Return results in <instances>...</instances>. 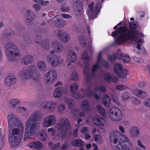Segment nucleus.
Listing matches in <instances>:
<instances>
[{"label": "nucleus", "instance_id": "nucleus-1", "mask_svg": "<svg viewBox=\"0 0 150 150\" xmlns=\"http://www.w3.org/2000/svg\"><path fill=\"white\" fill-rule=\"evenodd\" d=\"M9 124V139L11 147L15 148L20 143L22 138L23 125L14 114L8 116Z\"/></svg>", "mask_w": 150, "mask_h": 150}, {"label": "nucleus", "instance_id": "nucleus-2", "mask_svg": "<svg viewBox=\"0 0 150 150\" xmlns=\"http://www.w3.org/2000/svg\"><path fill=\"white\" fill-rule=\"evenodd\" d=\"M118 35L115 40L117 44L120 45L124 41L128 40L133 41L135 40L137 43V48L139 50H144L143 47H141L140 44L139 43L141 42L142 40L139 38V36L144 37L143 34L139 33L137 30H132L127 29L126 27L121 26L117 30L112 33V36L115 37Z\"/></svg>", "mask_w": 150, "mask_h": 150}, {"label": "nucleus", "instance_id": "nucleus-3", "mask_svg": "<svg viewBox=\"0 0 150 150\" xmlns=\"http://www.w3.org/2000/svg\"><path fill=\"white\" fill-rule=\"evenodd\" d=\"M42 118V115L39 111L34 112L30 116L26 123L24 140L34 135L37 126L38 120Z\"/></svg>", "mask_w": 150, "mask_h": 150}, {"label": "nucleus", "instance_id": "nucleus-4", "mask_svg": "<svg viewBox=\"0 0 150 150\" xmlns=\"http://www.w3.org/2000/svg\"><path fill=\"white\" fill-rule=\"evenodd\" d=\"M111 144L113 148L115 146H117L122 143L126 142L129 145L132 143L129 139L125 135L118 131H112L110 135Z\"/></svg>", "mask_w": 150, "mask_h": 150}, {"label": "nucleus", "instance_id": "nucleus-5", "mask_svg": "<svg viewBox=\"0 0 150 150\" xmlns=\"http://www.w3.org/2000/svg\"><path fill=\"white\" fill-rule=\"evenodd\" d=\"M23 79L31 78L34 81L40 79L39 72L35 65H30L27 69L21 71L20 73Z\"/></svg>", "mask_w": 150, "mask_h": 150}, {"label": "nucleus", "instance_id": "nucleus-6", "mask_svg": "<svg viewBox=\"0 0 150 150\" xmlns=\"http://www.w3.org/2000/svg\"><path fill=\"white\" fill-rule=\"evenodd\" d=\"M70 125L69 121L66 118L62 117L59 120L56 127L59 137L65 136L69 133L71 134V132L69 131Z\"/></svg>", "mask_w": 150, "mask_h": 150}, {"label": "nucleus", "instance_id": "nucleus-7", "mask_svg": "<svg viewBox=\"0 0 150 150\" xmlns=\"http://www.w3.org/2000/svg\"><path fill=\"white\" fill-rule=\"evenodd\" d=\"M5 51L8 60L13 61L15 59V57L18 56L20 52L17 46L11 42H8L5 44Z\"/></svg>", "mask_w": 150, "mask_h": 150}, {"label": "nucleus", "instance_id": "nucleus-8", "mask_svg": "<svg viewBox=\"0 0 150 150\" xmlns=\"http://www.w3.org/2000/svg\"><path fill=\"white\" fill-rule=\"evenodd\" d=\"M95 7V11L93 8L94 3L91 2L88 6V9L87 11V15L89 18L94 19L96 17V16L98 13L100 11V9L101 8V4L100 1L98 0Z\"/></svg>", "mask_w": 150, "mask_h": 150}, {"label": "nucleus", "instance_id": "nucleus-9", "mask_svg": "<svg viewBox=\"0 0 150 150\" xmlns=\"http://www.w3.org/2000/svg\"><path fill=\"white\" fill-rule=\"evenodd\" d=\"M81 91L82 92L81 93H72V96L77 98H81L88 97L89 98L94 97L97 100H98L100 99V97L96 94L93 93L91 91L90 88H88L85 93L83 92V91L82 89H81Z\"/></svg>", "mask_w": 150, "mask_h": 150}, {"label": "nucleus", "instance_id": "nucleus-10", "mask_svg": "<svg viewBox=\"0 0 150 150\" xmlns=\"http://www.w3.org/2000/svg\"><path fill=\"white\" fill-rule=\"evenodd\" d=\"M109 117L113 121L118 122L122 118V115L121 111L117 107H112L109 113Z\"/></svg>", "mask_w": 150, "mask_h": 150}, {"label": "nucleus", "instance_id": "nucleus-11", "mask_svg": "<svg viewBox=\"0 0 150 150\" xmlns=\"http://www.w3.org/2000/svg\"><path fill=\"white\" fill-rule=\"evenodd\" d=\"M53 35L57 37L60 41L64 43L68 42L70 39V35L69 34L60 29L55 30L53 32Z\"/></svg>", "mask_w": 150, "mask_h": 150}, {"label": "nucleus", "instance_id": "nucleus-12", "mask_svg": "<svg viewBox=\"0 0 150 150\" xmlns=\"http://www.w3.org/2000/svg\"><path fill=\"white\" fill-rule=\"evenodd\" d=\"M102 53L100 52L98 55V62L95 64L93 65L92 70V74L94 76V74L98 68L101 65H104L106 67H108V62L104 60H101V55Z\"/></svg>", "mask_w": 150, "mask_h": 150}, {"label": "nucleus", "instance_id": "nucleus-13", "mask_svg": "<svg viewBox=\"0 0 150 150\" xmlns=\"http://www.w3.org/2000/svg\"><path fill=\"white\" fill-rule=\"evenodd\" d=\"M41 106L44 109L50 112H52L56 110L57 104L53 101H47L42 103Z\"/></svg>", "mask_w": 150, "mask_h": 150}, {"label": "nucleus", "instance_id": "nucleus-14", "mask_svg": "<svg viewBox=\"0 0 150 150\" xmlns=\"http://www.w3.org/2000/svg\"><path fill=\"white\" fill-rule=\"evenodd\" d=\"M56 121V118L53 115H51L44 119L42 125L44 127H49L54 125Z\"/></svg>", "mask_w": 150, "mask_h": 150}, {"label": "nucleus", "instance_id": "nucleus-15", "mask_svg": "<svg viewBox=\"0 0 150 150\" xmlns=\"http://www.w3.org/2000/svg\"><path fill=\"white\" fill-rule=\"evenodd\" d=\"M45 75L46 77V83L50 84L53 83L56 79L57 77L56 72L54 70H51L45 74Z\"/></svg>", "mask_w": 150, "mask_h": 150}, {"label": "nucleus", "instance_id": "nucleus-16", "mask_svg": "<svg viewBox=\"0 0 150 150\" xmlns=\"http://www.w3.org/2000/svg\"><path fill=\"white\" fill-rule=\"evenodd\" d=\"M47 59L48 62L55 67L58 66L60 63V59L56 55L47 56Z\"/></svg>", "mask_w": 150, "mask_h": 150}, {"label": "nucleus", "instance_id": "nucleus-17", "mask_svg": "<svg viewBox=\"0 0 150 150\" xmlns=\"http://www.w3.org/2000/svg\"><path fill=\"white\" fill-rule=\"evenodd\" d=\"M47 22L51 25L56 24L57 26L60 27H63L66 24V22L64 19H59L56 18H53L52 20L48 21Z\"/></svg>", "mask_w": 150, "mask_h": 150}, {"label": "nucleus", "instance_id": "nucleus-18", "mask_svg": "<svg viewBox=\"0 0 150 150\" xmlns=\"http://www.w3.org/2000/svg\"><path fill=\"white\" fill-rule=\"evenodd\" d=\"M51 46L55 50L56 52L58 53L62 52L64 50V46L62 43L59 41H53L51 44Z\"/></svg>", "mask_w": 150, "mask_h": 150}, {"label": "nucleus", "instance_id": "nucleus-19", "mask_svg": "<svg viewBox=\"0 0 150 150\" xmlns=\"http://www.w3.org/2000/svg\"><path fill=\"white\" fill-rule=\"evenodd\" d=\"M93 121V123L97 126H104L106 125V122L105 120L100 116H97L94 117Z\"/></svg>", "mask_w": 150, "mask_h": 150}, {"label": "nucleus", "instance_id": "nucleus-20", "mask_svg": "<svg viewBox=\"0 0 150 150\" xmlns=\"http://www.w3.org/2000/svg\"><path fill=\"white\" fill-rule=\"evenodd\" d=\"M76 59V56L74 51L73 50H70L69 52L67 58V61L69 62L68 64V66L71 65V63L75 62Z\"/></svg>", "mask_w": 150, "mask_h": 150}, {"label": "nucleus", "instance_id": "nucleus-21", "mask_svg": "<svg viewBox=\"0 0 150 150\" xmlns=\"http://www.w3.org/2000/svg\"><path fill=\"white\" fill-rule=\"evenodd\" d=\"M33 60L34 58L33 56L29 54H27L22 58L21 62L22 64L26 65L31 63Z\"/></svg>", "mask_w": 150, "mask_h": 150}, {"label": "nucleus", "instance_id": "nucleus-22", "mask_svg": "<svg viewBox=\"0 0 150 150\" xmlns=\"http://www.w3.org/2000/svg\"><path fill=\"white\" fill-rule=\"evenodd\" d=\"M122 57V53L120 50H117L116 54H114L113 55H109L108 57V59L111 62H113L116 58L121 59Z\"/></svg>", "mask_w": 150, "mask_h": 150}, {"label": "nucleus", "instance_id": "nucleus-23", "mask_svg": "<svg viewBox=\"0 0 150 150\" xmlns=\"http://www.w3.org/2000/svg\"><path fill=\"white\" fill-rule=\"evenodd\" d=\"M17 81L16 78L13 76H8L5 79V84L7 86L11 87L13 86Z\"/></svg>", "mask_w": 150, "mask_h": 150}, {"label": "nucleus", "instance_id": "nucleus-24", "mask_svg": "<svg viewBox=\"0 0 150 150\" xmlns=\"http://www.w3.org/2000/svg\"><path fill=\"white\" fill-rule=\"evenodd\" d=\"M65 91V89L63 87L60 86L57 87L54 92V97L55 98H59L60 97Z\"/></svg>", "mask_w": 150, "mask_h": 150}, {"label": "nucleus", "instance_id": "nucleus-25", "mask_svg": "<svg viewBox=\"0 0 150 150\" xmlns=\"http://www.w3.org/2000/svg\"><path fill=\"white\" fill-rule=\"evenodd\" d=\"M130 135L132 137H137L140 134L139 129L137 127H132L129 130Z\"/></svg>", "mask_w": 150, "mask_h": 150}, {"label": "nucleus", "instance_id": "nucleus-26", "mask_svg": "<svg viewBox=\"0 0 150 150\" xmlns=\"http://www.w3.org/2000/svg\"><path fill=\"white\" fill-rule=\"evenodd\" d=\"M81 108L83 110L85 111L90 110L91 108V105L89 101L87 100H84L82 101Z\"/></svg>", "mask_w": 150, "mask_h": 150}, {"label": "nucleus", "instance_id": "nucleus-27", "mask_svg": "<svg viewBox=\"0 0 150 150\" xmlns=\"http://www.w3.org/2000/svg\"><path fill=\"white\" fill-rule=\"evenodd\" d=\"M133 94L136 96L141 98H144L146 97L147 93L144 91L139 89H135L132 92Z\"/></svg>", "mask_w": 150, "mask_h": 150}, {"label": "nucleus", "instance_id": "nucleus-28", "mask_svg": "<svg viewBox=\"0 0 150 150\" xmlns=\"http://www.w3.org/2000/svg\"><path fill=\"white\" fill-rule=\"evenodd\" d=\"M21 103V101L18 99H11L8 103L9 108L12 109H15L17 105Z\"/></svg>", "mask_w": 150, "mask_h": 150}, {"label": "nucleus", "instance_id": "nucleus-29", "mask_svg": "<svg viewBox=\"0 0 150 150\" xmlns=\"http://www.w3.org/2000/svg\"><path fill=\"white\" fill-rule=\"evenodd\" d=\"M29 146L30 148H34L37 149H41L42 147V144L39 141L33 142L29 144Z\"/></svg>", "mask_w": 150, "mask_h": 150}, {"label": "nucleus", "instance_id": "nucleus-30", "mask_svg": "<svg viewBox=\"0 0 150 150\" xmlns=\"http://www.w3.org/2000/svg\"><path fill=\"white\" fill-rule=\"evenodd\" d=\"M71 144L75 147H82L84 145L83 142L81 139H76L72 140Z\"/></svg>", "mask_w": 150, "mask_h": 150}, {"label": "nucleus", "instance_id": "nucleus-31", "mask_svg": "<svg viewBox=\"0 0 150 150\" xmlns=\"http://www.w3.org/2000/svg\"><path fill=\"white\" fill-rule=\"evenodd\" d=\"M15 35L14 31L13 30H9L6 31L3 34V37L6 40H8Z\"/></svg>", "mask_w": 150, "mask_h": 150}, {"label": "nucleus", "instance_id": "nucleus-32", "mask_svg": "<svg viewBox=\"0 0 150 150\" xmlns=\"http://www.w3.org/2000/svg\"><path fill=\"white\" fill-rule=\"evenodd\" d=\"M37 67L41 71H45L47 69V65L43 61H41L39 62L37 64Z\"/></svg>", "mask_w": 150, "mask_h": 150}, {"label": "nucleus", "instance_id": "nucleus-33", "mask_svg": "<svg viewBox=\"0 0 150 150\" xmlns=\"http://www.w3.org/2000/svg\"><path fill=\"white\" fill-rule=\"evenodd\" d=\"M114 149L115 150H131L129 147L125 144L121 145V144L116 146H115Z\"/></svg>", "mask_w": 150, "mask_h": 150}, {"label": "nucleus", "instance_id": "nucleus-34", "mask_svg": "<svg viewBox=\"0 0 150 150\" xmlns=\"http://www.w3.org/2000/svg\"><path fill=\"white\" fill-rule=\"evenodd\" d=\"M38 135L40 139L42 141L46 140L47 138L46 132L44 129H42L39 132Z\"/></svg>", "mask_w": 150, "mask_h": 150}, {"label": "nucleus", "instance_id": "nucleus-35", "mask_svg": "<svg viewBox=\"0 0 150 150\" xmlns=\"http://www.w3.org/2000/svg\"><path fill=\"white\" fill-rule=\"evenodd\" d=\"M128 71L126 69H123L117 75L118 77L122 79H125L126 78L128 74Z\"/></svg>", "mask_w": 150, "mask_h": 150}, {"label": "nucleus", "instance_id": "nucleus-36", "mask_svg": "<svg viewBox=\"0 0 150 150\" xmlns=\"http://www.w3.org/2000/svg\"><path fill=\"white\" fill-rule=\"evenodd\" d=\"M103 103L106 107H108L110 104V98L108 96L105 94L103 98Z\"/></svg>", "mask_w": 150, "mask_h": 150}, {"label": "nucleus", "instance_id": "nucleus-37", "mask_svg": "<svg viewBox=\"0 0 150 150\" xmlns=\"http://www.w3.org/2000/svg\"><path fill=\"white\" fill-rule=\"evenodd\" d=\"M82 7L81 4L79 3H78V6H76V8H74V11L76 16H79L80 15L82 12Z\"/></svg>", "mask_w": 150, "mask_h": 150}, {"label": "nucleus", "instance_id": "nucleus-38", "mask_svg": "<svg viewBox=\"0 0 150 150\" xmlns=\"http://www.w3.org/2000/svg\"><path fill=\"white\" fill-rule=\"evenodd\" d=\"M65 102L67 103L69 108L70 109H71L75 105L74 101L69 98H66Z\"/></svg>", "mask_w": 150, "mask_h": 150}, {"label": "nucleus", "instance_id": "nucleus-39", "mask_svg": "<svg viewBox=\"0 0 150 150\" xmlns=\"http://www.w3.org/2000/svg\"><path fill=\"white\" fill-rule=\"evenodd\" d=\"M97 111L103 115H105L106 114L105 110L101 105L98 104L97 105Z\"/></svg>", "mask_w": 150, "mask_h": 150}, {"label": "nucleus", "instance_id": "nucleus-40", "mask_svg": "<svg viewBox=\"0 0 150 150\" xmlns=\"http://www.w3.org/2000/svg\"><path fill=\"white\" fill-rule=\"evenodd\" d=\"M95 141L98 144H100L103 142V139L102 137L99 135H95L94 136Z\"/></svg>", "mask_w": 150, "mask_h": 150}, {"label": "nucleus", "instance_id": "nucleus-41", "mask_svg": "<svg viewBox=\"0 0 150 150\" xmlns=\"http://www.w3.org/2000/svg\"><path fill=\"white\" fill-rule=\"evenodd\" d=\"M123 69L122 66L120 64L117 63L115 65L114 70L117 75L119 74V73L121 71V70H122Z\"/></svg>", "mask_w": 150, "mask_h": 150}, {"label": "nucleus", "instance_id": "nucleus-42", "mask_svg": "<svg viewBox=\"0 0 150 150\" xmlns=\"http://www.w3.org/2000/svg\"><path fill=\"white\" fill-rule=\"evenodd\" d=\"M78 39L80 43L83 47H85L86 45V40L85 37L82 35L79 36Z\"/></svg>", "mask_w": 150, "mask_h": 150}, {"label": "nucleus", "instance_id": "nucleus-43", "mask_svg": "<svg viewBox=\"0 0 150 150\" xmlns=\"http://www.w3.org/2000/svg\"><path fill=\"white\" fill-rule=\"evenodd\" d=\"M65 109V105L63 103H60L57 106V111L58 112L62 113Z\"/></svg>", "mask_w": 150, "mask_h": 150}, {"label": "nucleus", "instance_id": "nucleus-44", "mask_svg": "<svg viewBox=\"0 0 150 150\" xmlns=\"http://www.w3.org/2000/svg\"><path fill=\"white\" fill-rule=\"evenodd\" d=\"M81 58L85 64L88 63L89 61V57L88 56V54L86 52H84L82 54Z\"/></svg>", "mask_w": 150, "mask_h": 150}, {"label": "nucleus", "instance_id": "nucleus-45", "mask_svg": "<svg viewBox=\"0 0 150 150\" xmlns=\"http://www.w3.org/2000/svg\"><path fill=\"white\" fill-rule=\"evenodd\" d=\"M78 88L77 84L76 83H72L70 86V91L72 93L76 92Z\"/></svg>", "mask_w": 150, "mask_h": 150}, {"label": "nucleus", "instance_id": "nucleus-46", "mask_svg": "<svg viewBox=\"0 0 150 150\" xmlns=\"http://www.w3.org/2000/svg\"><path fill=\"white\" fill-rule=\"evenodd\" d=\"M99 91H101L103 92H105L106 91V89L103 86H100L99 87H96L94 88V91L91 90V91H93V93H95L97 94L96 93H95V92H98Z\"/></svg>", "mask_w": 150, "mask_h": 150}, {"label": "nucleus", "instance_id": "nucleus-47", "mask_svg": "<svg viewBox=\"0 0 150 150\" xmlns=\"http://www.w3.org/2000/svg\"><path fill=\"white\" fill-rule=\"evenodd\" d=\"M85 64V66L84 67V73L86 76V80L88 81L89 76V69L88 67L89 65L88 63H86Z\"/></svg>", "mask_w": 150, "mask_h": 150}, {"label": "nucleus", "instance_id": "nucleus-48", "mask_svg": "<svg viewBox=\"0 0 150 150\" xmlns=\"http://www.w3.org/2000/svg\"><path fill=\"white\" fill-rule=\"evenodd\" d=\"M34 40L36 44H40L42 43V37L40 35H37L34 37Z\"/></svg>", "mask_w": 150, "mask_h": 150}, {"label": "nucleus", "instance_id": "nucleus-49", "mask_svg": "<svg viewBox=\"0 0 150 150\" xmlns=\"http://www.w3.org/2000/svg\"><path fill=\"white\" fill-rule=\"evenodd\" d=\"M130 27L131 29H135L139 26L138 22L136 21L130 22L129 23Z\"/></svg>", "mask_w": 150, "mask_h": 150}, {"label": "nucleus", "instance_id": "nucleus-50", "mask_svg": "<svg viewBox=\"0 0 150 150\" xmlns=\"http://www.w3.org/2000/svg\"><path fill=\"white\" fill-rule=\"evenodd\" d=\"M104 78L105 80L108 82L111 81L112 76L109 73H106L104 74Z\"/></svg>", "mask_w": 150, "mask_h": 150}, {"label": "nucleus", "instance_id": "nucleus-51", "mask_svg": "<svg viewBox=\"0 0 150 150\" xmlns=\"http://www.w3.org/2000/svg\"><path fill=\"white\" fill-rule=\"evenodd\" d=\"M25 16L33 18H35V16L33 12L29 10L26 11L25 12Z\"/></svg>", "mask_w": 150, "mask_h": 150}, {"label": "nucleus", "instance_id": "nucleus-52", "mask_svg": "<svg viewBox=\"0 0 150 150\" xmlns=\"http://www.w3.org/2000/svg\"><path fill=\"white\" fill-rule=\"evenodd\" d=\"M70 78L74 81H76L79 79L78 75L76 72H72L70 75Z\"/></svg>", "mask_w": 150, "mask_h": 150}, {"label": "nucleus", "instance_id": "nucleus-53", "mask_svg": "<svg viewBox=\"0 0 150 150\" xmlns=\"http://www.w3.org/2000/svg\"><path fill=\"white\" fill-rule=\"evenodd\" d=\"M130 97V94L128 92H125L123 93L122 98L123 100H126L129 99Z\"/></svg>", "mask_w": 150, "mask_h": 150}, {"label": "nucleus", "instance_id": "nucleus-54", "mask_svg": "<svg viewBox=\"0 0 150 150\" xmlns=\"http://www.w3.org/2000/svg\"><path fill=\"white\" fill-rule=\"evenodd\" d=\"M131 101L134 105H138L141 103V101L137 98L132 97L131 98Z\"/></svg>", "mask_w": 150, "mask_h": 150}, {"label": "nucleus", "instance_id": "nucleus-55", "mask_svg": "<svg viewBox=\"0 0 150 150\" xmlns=\"http://www.w3.org/2000/svg\"><path fill=\"white\" fill-rule=\"evenodd\" d=\"M34 18L25 16V22L27 25L31 24L30 23Z\"/></svg>", "mask_w": 150, "mask_h": 150}, {"label": "nucleus", "instance_id": "nucleus-56", "mask_svg": "<svg viewBox=\"0 0 150 150\" xmlns=\"http://www.w3.org/2000/svg\"><path fill=\"white\" fill-rule=\"evenodd\" d=\"M22 38H23V40L25 44H28L29 43V38L27 34L23 35Z\"/></svg>", "mask_w": 150, "mask_h": 150}, {"label": "nucleus", "instance_id": "nucleus-57", "mask_svg": "<svg viewBox=\"0 0 150 150\" xmlns=\"http://www.w3.org/2000/svg\"><path fill=\"white\" fill-rule=\"evenodd\" d=\"M33 7L35 11L37 12H38L40 10L41 8L40 5L36 4H34Z\"/></svg>", "mask_w": 150, "mask_h": 150}, {"label": "nucleus", "instance_id": "nucleus-58", "mask_svg": "<svg viewBox=\"0 0 150 150\" xmlns=\"http://www.w3.org/2000/svg\"><path fill=\"white\" fill-rule=\"evenodd\" d=\"M127 86L123 84H120L117 86L116 87V89L120 91L125 89Z\"/></svg>", "mask_w": 150, "mask_h": 150}, {"label": "nucleus", "instance_id": "nucleus-59", "mask_svg": "<svg viewBox=\"0 0 150 150\" xmlns=\"http://www.w3.org/2000/svg\"><path fill=\"white\" fill-rule=\"evenodd\" d=\"M60 9L62 12H65L69 11L70 10V8L69 6L65 7L63 5L62 6H61Z\"/></svg>", "mask_w": 150, "mask_h": 150}, {"label": "nucleus", "instance_id": "nucleus-60", "mask_svg": "<svg viewBox=\"0 0 150 150\" xmlns=\"http://www.w3.org/2000/svg\"><path fill=\"white\" fill-rule=\"evenodd\" d=\"M130 58L128 55L124 56L122 59L123 62L125 63L129 62L130 61Z\"/></svg>", "mask_w": 150, "mask_h": 150}, {"label": "nucleus", "instance_id": "nucleus-61", "mask_svg": "<svg viewBox=\"0 0 150 150\" xmlns=\"http://www.w3.org/2000/svg\"><path fill=\"white\" fill-rule=\"evenodd\" d=\"M137 145L140 146L141 148H142L144 149H146V147L144 145L142 144V142L140 139H138L137 141Z\"/></svg>", "mask_w": 150, "mask_h": 150}, {"label": "nucleus", "instance_id": "nucleus-62", "mask_svg": "<svg viewBox=\"0 0 150 150\" xmlns=\"http://www.w3.org/2000/svg\"><path fill=\"white\" fill-rule=\"evenodd\" d=\"M112 99L113 101L116 104H119V102L118 101V99L117 98V96L116 95H112Z\"/></svg>", "mask_w": 150, "mask_h": 150}, {"label": "nucleus", "instance_id": "nucleus-63", "mask_svg": "<svg viewBox=\"0 0 150 150\" xmlns=\"http://www.w3.org/2000/svg\"><path fill=\"white\" fill-rule=\"evenodd\" d=\"M42 47L45 50H48L50 48L49 43L48 42H45L42 45Z\"/></svg>", "mask_w": 150, "mask_h": 150}, {"label": "nucleus", "instance_id": "nucleus-64", "mask_svg": "<svg viewBox=\"0 0 150 150\" xmlns=\"http://www.w3.org/2000/svg\"><path fill=\"white\" fill-rule=\"evenodd\" d=\"M144 105L147 107H150V98L147 99L145 101Z\"/></svg>", "mask_w": 150, "mask_h": 150}]
</instances>
